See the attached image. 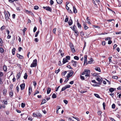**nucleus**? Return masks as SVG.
Listing matches in <instances>:
<instances>
[{
	"mask_svg": "<svg viewBox=\"0 0 121 121\" xmlns=\"http://www.w3.org/2000/svg\"><path fill=\"white\" fill-rule=\"evenodd\" d=\"M37 60L36 59L33 60L32 63L31 64L30 67H36L37 65Z\"/></svg>",
	"mask_w": 121,
	"mask_h": 121,
	"instance_id": "1",
	"label": "nucleus"
},
{
	"mask_svg": "<svg viewBox=\"0 0 121 121\" xmlns=\"http://www.w3.org/2000/svg\"><path fill=\"white\" fill-rule=\"evenodd\" d=\"M69 45L72 52L73 53L75 52V51L74 48V46L73 44L72 43H70L69 44Z\"/></svg>",
	"mask_w": 121,
	"mask_h": 121,
	"instance_id": "2",
	"label": "nucleus"
},
{
	"mask_svg": "<svg viewBox=\"0 0 121 121\" xmlns=\"http://www.w3.org/2000/svg\"><path fill=\"white\" fill-rule=\"evenodd\" d=\"M69 71H70V72L68 73L67 76V78L68 79L72 76L74 73L73 71L72 70H70Z\"/></svg>",
	"mask_w": 121,
	"mask_h": 121,
	"instance_id": "3",
	"label": "nucleus"
},
{
	"mask_svg": "<svg viewBox=\"0 0 121 121\" xmlns=\"http://www.w3.org/2000/svg\"><path fill=\"white\" fill-rule=\"evenodd\" d=\"M96 80L99 82L97 83V84L100 85L101 84L102 81L103 79L102 78H100L99 77H97L96 79Z\"/></svg>",
	"mask_w": 121,
	"mask_h": 121,
	"instance_id": "4",
	"label": "nucleus"
},
{
	"mask_svg": "<svg viewBox=\"0 0 121 121\" xmlns=\"http://www.w3.org/2000/svg\"><path fill=\"white\" fill-rule=\"evenodd\" d=\"M43 9H46L47 10L49 11L50 12H51V11H52V9L49 6H46V7L43 6Z\"/></svg>",
	"mask_w": 121,
	"mask_h": 121,
	"instance_id": "5",
	"label": "nucleus"
},
{
	"mask_svg": "<svg viewBox=\"0 0 121 121\" xmlns=\"http://www.w3.org/2000/svg\"><path fill=\"white\" fill-rule=\"evenodd\" d=\"M16 56L17 57L20 59H22L24 58V57L23 56L18 53L17 54Z\"/></svg>",
	"mask_w": 121,
	"mask_h": 121,
	"instance_id": "6",
	"label": "nucleus"
},
{
	"mask_svg": "<svg viewBox=\"0 0 121 121\" xmlns=\"http://www.w3.org/2000/svg\"><path fill=\"white\" fill-rule=\"evenodd\" d=\"M4 14L5 16V18L6 21L8 20L9 19H10L9 18L8 15L6 12Z\"/></svg>",
	"mask_w": 121,
	"mask_h": 121,
	"instance_id": "7",
	"label": "nucleus"
},
{
	"mask_svg": "<svg viewBox=\"0 0 121 121\" xmlns=\"http://www.w3.org/2000/svg\"><path fill=\"white\" fill-rule=\"evenodd\" d=\"M71 63H72V65L73 66L76 67L77 64V62L72 60L71 61Z\"/></svg>",
	"mask_w": 121,
	"mask_h": 121,
	"instance_id": "8",
	"label": "nucleus"
},
{
	"mask_svg": "<svg viewBox=\"0 0 121 121\" xmlns=\"http://www.w3.org/2000/svg\"><path fill=\"white\" fill-rule=\"evenodd\" d=\"M25 85V83H23L20 85V86L21 88V90H23L24 89Z\"/></svg>",
	"mask_w": 121,
	"mask_h": 121,
	"instance_id": "9",
	"label": "nucleus"
},
{
	"mask_svg": "<svg viewBox=\"0 0 121 121\" xmlns=\"http://www.w3.org/2000/svg\"><path fill=\"white\" fill-rule=\"evenodd\" d=\"M87 56L86 55H85L84 56V65L87 62Z\"/></svg>",
	"mask_w": 121,
	"mask_h": 121,
	"instance_id": "10",
	"label": "nucleus"
},
{
	"mask_svg": "<svg viewBox=\"0 0 121 121\" xmlns=\"http://www.w3.org/2000/svg\"><path fill=\"white\" fill-rule=\"evenodd\" d=\"M20 72L19 73H17V76H16V77L17 78V79H18L21 77V74H20Z\"/></svg>",
	"mask_w": 121,
	"mask_h": 121,
	"instance_id": "11",
	"label": "nucleus"
},
{
	"mask_svg": "<svg viewBox=\"0 0 121 121\" xmlns=\"http://www.w3.org/2000/svg\"><path fill=\"white\" fill-rule=\"evenodd\" d=\"M86 23H84L83 24L84 29L86 30L88 28V27L86 26Z\"/></svg>",
	"mask_w": 121,
	"mask_h": 121,
	"instance_id": "12",
	"label": "nucleus"
},
{
	"mask_svg": "<svg viewBox=\"0 0 121 121\" xmlns=\"http://www.w3.org/2000/svg\"><path fill=\"white\" fill-rule=\"evenodd\" d=\"M68 23L69 26H71L73 23L72 20L71 19L70 20H69V21L68 22Z\"/></svg>",
	"mask_w": 121,
	"mask_h": 121,
	"instance_id": "13",
	"label": "nucleus"
},
{
	"mask_svg": "<svg viewBox=\"0 0 121 121\" xmlns=\"http://www.w3.org/2000/svg\"><path fill=\"white\" fill-rule=\"evenodd\" d=\"M68 62L66 58H64L63 59V64H65L66 63Z\"/></svg>",
	"mask_w": 121,
	"mask_h": 121,
	"instance_id": "14",
	"label": "nucleus"
},
{
	"mask_svg": "<svg viewBox=\"0 0 121 121\" xmlns=\"http://www.w3.org/2000/svg\"><path fill=\"white\" fill-rule=\"evenodd\" d=\"M95 69L97 71H99V72H101V70L100 68L99 67H96L95 68Z\"/></svg>",
	"mask_w": 121,
	"mask_h": 121,
	"instance_id": "15",
	"label": "nucleus"
},
{
	"mask_svg": "<svg viewBox=\"0 0 121 121\" xmlns=\"http://www.w3.org/2000/svg\"><path fill=\"white\" fill-rule=\"evenodd\" d=\"M73 12L74 13H76L77 12V11L76 8L74 6L73 7Z\"/></svg>",
	"mask_w": 121,
	"mask_h": 121,
	"instance_id": "16",
	"label": "nucleus"
},
{
	"mask_svg": "<svg viewBox=\"0 0 121 121\" xmlns=\"http://www.w3.org/2000/svg\"><path fill=\"white\" fill-rule=\"evenodd\" d=\"M57 1V3L59 4H61L62 2V0H56Z\"/></svg>",
	"mask_w": 121,
	"mask_h": 121,
	"instance_id": "17",
	"label": "nucleus"
},
{
	"mask_svg": "<svg viewBox=\"0 0 121 121\" xmlns=\"http://www.w3.org/2000/svg\"><path fill=\"white\" fill-rule=\"evenodd\" d=\"M89 18V17H87V18H86V21L87 22V23L88 24H91V22H90V19H88Z\"/></svg>",
	"mask_w": 121,
	"mask_h": 121,
	"instance_id": "18",
	"label": "nucleus"
},
{
	"mask_svg": "<svg viewBox=\"0 0 121 121\" xmlns=\"http://www.w3.org/2000/svg\"><path fill=\"white\" fill-rule=\"evenodd\" d=\"M16 50V49L15 48H13L12 50V54L13 55H14L15 53V52Z\"/></svg>",
	"mask_w": 121,
	"mask_h": 121,
	"instance_id": "19",
	"label": "nucleus"
},
{
	"mask_svg": "<svg viewBox=\"0 0 121 121\" xmlns=\"http://www.w3.org/2000/svg\"><path fill=\"white\" fill-rule=\"evenodd\" d=\"M13 91H10L9 92V95L12 98L13 96Z\"/></svg>",
	"mask_w": 121,
	"mask_h": 121,
	"instance_id": "20",
	"label": "nucleus"
},
{
	"mask_svg": "<svg viewBox=\"0 0 121 121\" xmlns=\"http://www.w3.org/2000/svg\"><path fill=\"white\" fill-rule=\"evenodd\" d=\"M80 32V35L81 36L83 37L84 35V32L83 31H81Z\"/></svg>",
	"mask_w": 121,
	"mask_h": 121,
	"instance_id": "21",
	"label": "nucleus"
},
{
	"mask_svg": "<svg viewBox=\"0 0 121 121\" xmlns=\"http://www.w3.org/2000/svg\"><path fill=\"white\" fill-rule=\"evenodd\" d=\"M28 75L26 73L24 74V79H26L27 78V77Z\"/></svg>",
	"mask_w": 121,
	"mask_h": 121,
	"instance_id": "22",
	"label": "nucleus"
},
{
	"mask_svg": "<svg viewBox=\"0 0 121 121\" xmlns=\"http://www.w3.org/2000/svg\"><path fill=\"white\" fill-rule=\"evenodd\" d=\"M91 84L94 86H99V85H100L97 84V83H94L93 84Z\"/></svg>",
	"mask_w": 121,
	"mask_h": 121,
	"instance_id": "23",
	"label": "nucleus"
},
{
	"mask_svg": "<svg viewBox=\"0 0 121 121\" xmlns=\"http://www.w3.org/2000/svg\"><path fill=\"white\" fill-rule=\"evenodd\" d=\"M116 88H111L109 89V91H116Z\"/></svg>",
	"mask_w": 121,
	"mask_h": 121,
	"instance_id": "24",
	"label": "nucleus"
},
{
	"mask_svg": "<svg viewBox=\"0 0 121 121\" xmlns=\"http://www.w3.org/2000/svg\"><path fill=\"white\" fill-rule=\"evenodd\" d=\"M46 102V100L45 99H43L41 103V104H43Z\"/></svg>",
	"mask_w": 121,
	"mask_h": 121,
	"instance_id": "25",
	"label": "nucleus"
},
{
	"mask_svg": "<svg viewBox=\"0 0 121 121\" xmlns=\"http://www.w3.org/2000/svg\"><path fill=\"white\" fill-rule=\"evenodd\" d=\"M74 32L76 34V35H75V36L76 37H77L78 36V34H79V33L78 32V31L77 30H76V31H75Z\"/></svg>",
	"mask_w": 121,
	"mask_h": 121,
	"instance_id": "26",
	"label": "nucleus"
},
{
	"mask_svg": "<svg viewBox=\"0 0 121 121\" xmlns=\"http://www.w3.org/2000/svg\"><path fill=\"white\" fill-rule=\"evenodd\" d=\"M77 24L78 28H81V25L78 22H77Z\"/></svg>",
	"mask_w": 121,
	"mask_h": 121,
	"instance_id": "27",
	"label": "nucleus"
},
{
	"mask_svg": "<svg viewBox=\"0 0 121 121\" xmlns=\"http://www.w3.org/2000/svg\"><path fill=\"white\" fill-rule=\"evenodd\" d=\"M111 93L109 94V95L111 96L112 97H113L114 95V94L112 93L113 91H110Z\"/></svg>",
	"mask_w": 121,
	"mask_h": 121,
	"instance_id": "28",
	"label": "nucleus"
},
{
	"mask_svg": "<svg viewBox=\"0 0 121 121\" xmlns=\"http://www.w3.org/2000/svg\"><path fill=\"white\" fill-rule=\"evenodd\" d=\"M42 116V115L40 113H38L37 114V117L40 118Z\"/></svg>",
	"mask_w": 121,
	"mask_h": 121,
	"instance_id": "29",
	"label": "nucleus"
},
{
	"mask_svg": "<svg viewBox=\"0 0 121 121\" xmlns=\"http://www.w3.org/2000/svg\"><path fill=\"white\" fill-rule=\"evenodd\" d=\"M103 109L104 110L105 109V107H106V104L104 102L103 104Z\"/></svg>",
	"mask_w": 121,
	"mask_h": 121,
	"instance_id": "30",
	"label": "nucleus"
},
{
	"mask_svg": "<svg viewBox=\"0 0 121 121\" xmlns=\"http://www.w3.org/2000/svg\"><path fill=\"white\" fill-rule=\"evenodd\" d=\"M94 95L95 96L98 98H100V97L98 94H94Z\"/></svg>",
	"mask_w": 121,
	"mask_h": 121,
	"instance_id": "31",
	"label": "nucleus"
},
{
	"mask_svg": "<svg viewBox=\"0 0 121 121\" xmlns=\"http://www.w3.org/2000/svg\"><path fill=\"white\" fill-rule=\"evenodd\" d=\"M4 52V50L2 48H0V52L1 53H3Z\"/></svg>",
	"mask_w": 121,
	"mask_h": 121,
	"instance_id": "32",
	"label": "nucleus"
},
{
	"mask_svg": "<svg viewBox=\"0 0 121 121\" xmlns=\"http://www.w3.org/2000/svg\"><path fill=\"white\" fill-rule=\"evenodd\" d=\"M56 95L54 93H53L52 95V97L53 98H56Z\"/></svg>",
	"mask_w": 121,
	"mask_h": 121,
	"instance_id": "33",
	"label": "nucleus"
},
{
	"mask_svg": "<svg viewBox=\"0 0 121 121\" xmlns=\"http://www.w3.org/2000/svg\"><path fill=\"white\" fill-rule=\"evenodd\" d=\"M116 107V105L114 104H113L112 105V108L113 109H114Z\"/></svg>",
	"mask_w": 121,
	"mask_h": 121,
	"instance_id": "34",
	"label": "nucleus"
},
{
	"mask_svg": "<svg viewBox=\"0 0 121 121\" xmlns=\"http://www.w3.org/2000/svg\"><path fill=\"white\" fill-rule=\"evenodd\" d=\"M74 58L77 60H78L79 59V57L77 56H75L74 57Z\"/></svg>",
	"mask_w": 121,
	"mask_h": 121,
	"instance_id": "35",
	"label": "nucleus"
},
{
	"mask_svg": "<svg viewBox=\"0 0 121 121\" xmlns=\"http://www.w3.org/2000/svg\"><path fill=\"white\" fill-rule=\"evenodd\" d=\"M72 117L73 118L76 119L78 121H80V119L78 118H77V117H75L74 116H73Z\"/></svg>",
	"mask_w": 121,
	"mask_h": 121,
	"instance_id": "36",
	"label": "nucleus"
},
{
	"mask_svg": "<svg viewBox=\"0 0 121 121\" xmlns=\"http://www.w3.org/2000/svg\"><path fill=\"white\" fill-rule=\"evenodd\" d=\"M39 31H37L36 32L35 35V37H36L38 35V34H39Z\"/></svg>",
	"mask_w": 121,
	"mask_h": 121,
	"instance_id": "37",
	"label": "nucleus"
},
{
	"mask_svg": "<svg viewBox=\"0 0 121 121\" xmlns=\"http://www.w3.org/2000/svg\"><path fill=\"white\" fill-rule=\"evenodd\" d=\"M102 113V111H98L97 112V114L98 115H100Z\"/></svg>",
	"mask_w": 121,
	"mask_h": 121,
	"instance_id": "38",
	"label": "nucleus"
},
{
	"mask_svg": "<svg viewBox=\"0 0 121 121\" xmlns=\"http://www.w3.org/2000/svg\"><path fill=\"white\" fill-rule=\"evenodd\" d=\"M26 12H29V13L30 14H31V15H34L33 13H32L31 11H29L27 10H26Z\"/></svg>",
	"mask_w": 121,
	"mask_h": 121,
	"instance_id": "39",
	"label": "nucleus"
},
{
	"mask_svg": "<svg viewBox=\"0 0 121 121\" xmlns=\"http://www.w3.org/2000/svg\"><path fill=\"white\" fill-rule=\"evenodd\" d=\"M66 17H67V16H66ZM68 21V17H66L65 20V22H67Z\"/></svg>",
	"mask_w": 121,
	"mask_h": 121,
	"instance_id": "40",
	"label": "nucleus"
},
{
	"mask_svg": "<svg viewBox=\"0 0 121 121\" xmlns=\"http://www.w3.org/2000/svg\"><path fill=\"white\" fill-rule=\"evenodd\" d=\"M106 42L105 41H103L102 42V45L103 46H104L106 45Z\"/></svg>",
	"mask_w": 121,
	"mask_h": 121,
	"instance_id": "41",
	"label": "nucleus"
},
{
	"mask_svg": "<svg viewBox=\"0 0 121 121\" xmlns=\"http://www.w3.org/2000/svg\"><path fill=\"white\" fill-rule=\"evenodd\" d=\"M84 72H85L87 73H90V71L89 70H87L86 69H85Z\"/></svg>",
	"mask_w": 121,
	"mask_h": 121,
	"instance_id": "42",
	"label": "nucleus"
},
{
	"mask_svg": "<svg viewBox=\"0 0 121 121\" xmlns=\"http://www.w3.org/2000/svg\"><path fill=\"white\" fill-rule=\"evenodd\" d=\"M50 2L51 5L53 4L54 3V2L52 0H51L50 1Z\"/></svg>",
	"mask_w": 121,
	"mask_h": 121,
	"instance_id": "43",
	"label": "nucleus"
},
{
	"mask_svg": "<svg viewBox=\"0 0 121 121\" xmlns=\"http://www.w3.org/2000/svg\"><path fill=\"white\" fill-rule=\"evenodd\" d=\"M39 7L37 6H35L34 7V9L35 10H37L39 9Z\"/></svg>",
	"mask_w": 121,
	"mask_h": 121,
	"instance_id": "44",
	"label": "nucleus"
},
{
	"mask_svg": "<svg viewBox=\"0 0 121 121\" xmlns=\"http://www.w3.org/2000/svg\"><path fill=\"white\" fill-rule=\"evenodd\" d=\"M66 59H67V60H69L70 59V56H66Z\"/></svg>",
	"mask_w": 121,
	"mask_h": 121,
	"instance_id": "45",
	"label": "nucleus"
},
{
	"mask_svg": "<svg viewBox=\"0 0 121 121\" xmlns=\"http://www.w3.org/2000/svg\"><path fill=\"white\" fill-rule=\"evenodd\" d=\"M21 107L22 108H24L25 106V104L23 103H22L21 104Z\"/></svg>",
	"mask_w": 121,
	"mask_h": 121,
	"instance_id": "46",
	"label": "nucleus"
},
{
	"mask_svg": "<svg viewBox=\"0 0 121 121\" xmlns=\"http://www.w3.org/2000/svg\"><path fill=\"white\" fill-rule=\"evenodd\" d=\"M112 78L115 79H117L118 78V77L116 76H113L112 77Z\"/></svg>",
	"mask_w": 121,
	"mask_h": 121,
	"instance_id": "47",
	"label": "nucleus"
},
{
	"mask_svg": "<svg viewBox=\"0 0 121 121\" xmlns=\"http://www.w3.org/2000/svg\"><path fill=\"white\" fill-rule=\"evenodd\" d=\"M109 118L110 119V120L112 121H116L114 118H112L111 117H109Z\"/></svg>",
	"mask_w": 121,
	"mask_h": 121,
	"instance_id": "48",
	"label": "nucleus"
},
{
	"mask_svg": "<svg viewBox=\"0 0 121 121\" xmlns=\"http://www.w3.org/2000/svg\"><path fill=\"white\" fill-rule=\"evenodd\" d=\"M5 26H2L1 28V30H3L5 28Z\"/></svg>",
	"mask_w": 121,
	"mask_h": 121,
	"instance_id": "49",
	"label": "nucleus"
},
{
	"mask_svg": "<svg viewBox=\"0 0 121 121\" xmlns=\"http://www.w3.org/2000/svg\"><path fill=\"white\" fill-rule=\"evenodd\" d=\"M37 30V28L36 26H35L34 28L33 29V32H35Z\"/></svg>",
	"mask_w": 121,
	"mask_h": 121,
	"instance_id": "50",
	"label": "nucleus"
},
{
	"mask_svg": "<svg viewBox=\"0 0 121 121\" xmlns=\"http://www.w3.org/2000/svg\"><path fill=\"white\" fill-rule=\"evenodd\" d=\"M56 28H55L53 29V32L54 34H55L56 33Z\"/></svg>",
	"mask_w": 121,
	"mask_h": 121,
	"instance_id": "51",
	"label": "nucleus"
},
{
	"mask_svg": "<svg viewBox=\"0 0 121 121\" xmlns=\"http://www.w3.org/2000/svg\"><path fill=\"white\" fill-rule=\"evenodd\" d=\"M60 69H59L58 70H56L55 71V73H58L60 71Z\"/></svg>",
	"mask_w": 121,
	"mask_h": 121,
	"instance_id": "52",
	"label": "nucleus"
},
{
	"mask_svg": "<svg viewBox=\"0 0 121 121\" xmlns=\"http://www.w3.org/2000/svg\"><path fill=\"white\" fill-rule=\"evenodd\" d=\"M111 39V38L110 37H107L105 39V40L106 41H107L108 40H110Z\"/></svg>",
	"mask_w": 121,
	"mask_h": 121,
	"instance_id": "53",
	"label": "nucleus"
},
{
	"mask_svg": "<svg viewBox=\"0 0 121 121\" xmlns=\"http://www.w3.org/2000/svg\"><path fill=\"white\" fill-rule=\"evenodd\" d=\"M65 86V87L66 88V89L67 88H69L70 87V85H67Z\"/></svg>",
	"mask_w": 121,
	"mask_h": 121,
	"instance_id": "54",
	"label": "nucleus"
},
{
	"mask_svg": "<svg viewBox=\"0 0 121 121\" xmlns=\"http://www.w3.org/2000/svg\"><path fill=\"white\" fill-rule=\"evenodd\" d=\"M3 68L4 71H5L7 70L6 67V66H4Z\"/></svg>",
	"mask_w": 121,
	"mask_h": 121,
	"instance_id": "55",
	"label": "nucleus"
},
{
	"mask_svg": "<svg viewBox=\"0 0 121 121\" xmlns=\"http://www.w3.org/2000/svg\"><path fill=\"white\" fill-rule=\"evenodd\" d=\"M112 56H110V57H109V62H112V61L111 60V58H112Z\"/></svg>",
	"mask_w": 121,
	"mask_h": 121,
	"instance_id": "56",
	"label": "nucleus"
},
{
	"mask_svg": "<svg viewBox=\"0 0 121 121\" xmlns=\"http://www.w3.org/2000/svg\"><path fill=\"white\" fill-rule=\"evenodd\" d=\"M22 48L21 47H19L18 49V51L19 52H20L21 51V50H22Z\"/></svg>",
	"mask_w": 121,
	"mask_h": 121,
	"instance_id": "57",
	"label": "nucleus"
},
{
	"mask_svg": "<svg viewBox=\"0 0 121 121\" xmlns=\"http://www.w3.org/2000/svg\"><path fill=\"white\" fill-rule=\"evenodd\" d=\"M112 41L111 40H109L108 41V44H111L112 43Z\"/></svg>",
	"mask_w": 121,
	"mask_h": 121,
	"instance_id": "58",
	"label": "nucleus"
},
{
	"mask_svg": "<svg viewBox=\"0 0 121 121\" xmlns=\"http://www.w3.org/2000/svg\"><path fill=\"white\" fill-rule=\"evenodd\" d=\"M98 75V74L96 73H93V76H97Z\"/></svg>",
	"mask_w": 121,
	"mask_h": 121,
	"instance_id": "59",
	"label": "nucleus"
},
{
	"mask_svg": "<svg viewBox=\"0 0 121 121\" xmlns=\"http://www.w3.org/2000/svg\"><path fill=\"white\" fill-rule=\"evenodd\" d=\"M64 102L66 104H67L68 103V101L67 100H63Z\"/></svg>",
	"mask_w": 121,
	"mask_h": 121,
	"instance_id": "60",
	"label": "nucleus"
},
{
	"mask_svg": "<svg viewBox=\"0 0 121 121\" xmlns=\"http://www.w3.org/2000/svg\"><path fill=\"white\" fill-rule=\"evenodd\" d=\"M91 63H92L91 61H88L87 62H86V65H87L88 64H91Z\"/></svg>",
	"mask_w": 121,
	"mask_h": 121,
	"instance_id": "61",
	"label": "nucleus"
},
{
	"mask_svg": "<svg viewBox=\"0 0 121 121\" xmlns=\"http://www.w3.org/2000/svg\"><path fill=\"white\" fill-rule=\"evenodd\" d=\"M66 89V88L65 87V86L64 87H63L61 89V91H64Z\"/></svg>",
	"mask_w": 121,
	"mask_h": 121,
	"instance_id": "62",
	"label": "nucleus"
},
{
	"mask_svg": "<svg viewBox=\"0 0 121 121\" xmlns=\"http://www.w3.org/2000/svg\"><path fill=\"white\" fill-rule=\"evenodd\" d=\"M80 77L82 80H83L84 79V77L83 76H82L81 75Z\"/></svg>",
	"mask_w": 121,
	"mask_h": 121,
	"instance_id": "63",
	"label": "nucleus"
},
{
	"mask_svg": "<svg viewBox=\"0 0 121 121\" xmlns=\"http://www.w3.org/2000/svg\"><path fill=\"white\" fill-rule=\"evenodd\" d=\"M66 67H67V68H69L70 69H72V67H71V66L69 65H67L66 66Z\"/></svg>",
	"mask_w": 121,
	"mask_h": 121,
	"instance_id": "64",
	"label": "nucleus"
}]
</instances>
